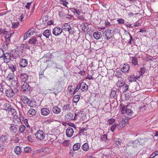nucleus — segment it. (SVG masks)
I'll list each match as a JSON object with an SVG mask.
<instances>
[{"label":"nucleus","mask_w":158,"mask_h":158,"mask_svg":"<svg viewBox=\"0 0 158 158\" xmlns=\"http://www.w3.org/2000/svg\"><path fill=\"white\" fill-rule=\"evenodd\" d=\"M88 24L87 23H83L81 25V26L82 27L83 29L85 30L87 29L88 27Z\"/></svg>","instance_id":"nucleus-46"},{"label":"nucleus","mask_w":158,"mask_h":158,"mask_svg":"<svg viewBox=\"0 0 158 158\" xmlns=\"http://www.w3.org/2000/svg\"><path fill=\"white\" fill-rule=\"evenodd\" d=\"M93 36L96 39L99 40L101 38L102 35L101 32L99 31H96L94 33Z\"/></svg>","instance_id":"nucleus-17"},{"label":"nucleus","mask_w":158,"mask_h":158,"mask_svg":"<svg viewBox=\"0 0 158 158\" xmlns=\"http://www.w3.org/2000/svg\"><path fill=\"white\" fill-rule=\"evenodd\" d=\"M131 62L132 64L135 66L138 65V59L135 57H132Z\"/></svg>","instance_id":"nucleus-34"},{"label":"nucleus","mask_w":158,"mask_h":158,"mask_svg":"<svg viewBox=\"0 0 158 158\" xmlns=\"http://www.w3.org/2000/svg\"><path fill=\"white\" fill-rule=\"evenodd\" d=\"M117 21L119 23L123 24L124 23V19H118L117 20Z\"/></svg>","instance_id":"nucleus-62"},{"label":"nucleus","mask_w":158,"mask_h":158,"mask_svg":"<svg viewBox=\"0 0 158 158\" xmlns=\"http://www.w3.org/2000/svg\"><path fill=\"white\" fill-rule=\"evenodd\" d=\"M13 123L10 127L11 128H17L18 127V125L19 124V120L18 119L12 118Z\"/></svg>","instance_id":"nucleus-9"},{"label":"nucleus","mask_w":158,"mask_h":158,"mask_svg":"<svg viewBox=\"0 0 158 158\" xmlns=\"http://www.w3.org/2000/svg\"><path fill=\"white\" fill-rule=\"evenodd\" d=\"M6 87V86L0 85V92L2 93L3 91L5 90Z\"/></svg>","instance_id":"nucleus-52"},{"label":"nucleus","mask_w":158,"mask_h":158,"mask_svg":"<svg viewBox=\"0 0 158 158\" xmlns=\"http://www.w3.org/2000/svg\"><path fill=\"white\" fill-rule=\"evenodd\" d=\"M74 117L75 114H73L71 113H68L65 115L64 118L65 120L69 121L71 120H75Z\"/></svg>","instance_id":"nucleus-6"},{"label":"nucleus","mask_w":158,"mask_h":158,"mask_svg":"<svg viewBox=\"0 0 158 158\" xmlns=\"http://www.w3.org/2000/svg\"><path fill=\"white\" fill-rule=\"evenodd\" d=\"M63 124L64 126H65V127L68 128H72L70 127H72L74 128H75L76 127L75 125L71 123H64Z\"/></svg>","instance_id":"nucleus-27"},{"label":"nucleus","mask_w":158,"mask_h":158,"mask_svg":"<svg viewBox=\"0 0 158 158\" xmlns=\"http://www.w3.org/2000/svg\"><path fill=\"white\" fill-rule=\"evenodd\" d=\"M115 121V118H110L107 121V122L108 124L110 125H111L113 124L114 123Z\"/></svg>","instance_id":"nucleus-41"},{"label":"nucleus","mask_w":158,"mask_h":158,"mask_svg":"<svg viewBox=\"0 0 158 158\" xmlns=\"http://www.w3.org/2000/svg\"><path fill=\"white\" fill-rule=\"evenodd\" d=\"M21 100L24 103L26 104H27L31 107V106L30 105V102H29V99L26 97H25L24 96H22L21 98Z\"/></svg>","instance_id":"nucleus-19"},{"label":"nucleus","mask_w":158,"mask_h":158,"mask_svg":"<svg viewBox=\"0 0 158 158\" xmlns=\"http://www.w3.org/2000/svg\"><path fill=\"white\" fill-rule=\"evenodd\" d=\"M114 76L117 77H121L122 75L121 72L120 71L116 70L114 72Z\"/></svg>","instance_id":"nucleus-39"},{"label":"nucleus","mask_w":158,"mask_h":158,"mask_svg":"<svg viewBox=\"0 0 158 158\" xmlns=\"http://www.w3.org/2000/svg\"><path fill=\"white\" fill-rule=\"evenodd\" d=\"M53 23V22L52 20L48 21L46 23H45L44 24H46L47 25H51Z\"/></svg>","instance_id":"nucleus-59"},{"label":"nucleus","mask_w":158,"mask_h":158,"mask_svg":"<svg viewBox=\"0 0 158 158\" xmlns=\"http://www.w3.org/2000/svg\"><path fill=\"white\" fill-rule=\"evenodd\" d=\"M74 133L73 129H66V135L68 137H71Z\"/></svg>","instance_id":"nucleus-21"},{"label":"nucleus","mask_w":158,"mask_h":158,"mask_svg":"<svg viewBox=\"0 0 158 158\" xmlns=\"http://www.w3.org/2000/svg\"><path fill=\"white\" fill-rule=\"evenodd\" d=\"M31 36L29 35L28 33L26 32L23 35V40H26L28 37H29Z\"/></svg>","instance_id":"nucleus-47"},{"label":"nucleus","mask_w":158,"mask_h":158,"mask_svg":"<svg viewBox=\"0 0 158 158\" xmlns=\"http://www.w3.org/2000/svg\"><path fill=\"white\" fill-rule=\"evenodd\" d=\"M73 10L76 13V14L78 15H80L81 13V12L80 11L77 10V9H74Z\"/></svg>","instance_id":"nucleus-64"},{"label":"nucleus","mask_w":158,"mask_h":158,"mask_svg":"<svg viewBox=\"0 0 158 158\" xmlns=\"http://www.w3.org/2000/svg\"><path fill=\"white\" fill-rule=\"evenodd\" d=\"M41 114L44 116H46L49 114L50 111L49 110L46 108H43L41 109Z\"/></svg>","instance_id":"nucleus-16"},{"label":"nucleus","mask_w":158,"mask_h":158,"mask_svg":"<svg viewBox=\"0 0 158 158\" xmlns=\"http://www.w3.org/2000/svg\"><path fill=\"white\" fill-rule=\"evenodd\" d=\"M51 34V32L49 30L47 29L45 30L43 33V35L47 38L49 37Z\"/></svg>","instance_id":"nucleus-24"},{"label":"nucleus","mask_w":158,"mask_h":158,"mask_svg":"<svg viewBox=\"0 0 158 158\" xmlns=\"http://www.w3.org/2000/svg\"><path fill=\"white\" fill-rule=\"evenodd\" d=\"M128 117L125 116H122V119L121 123H122V126L123 127H125V123L128 122Z\"/></svg>","instance_id":"nucleus-22"},{"label":"nucleus","mask_w":158,"mask_h":158,"mask_svg":"<svg viewBox=\"0 0 158 158\" xmlns=\"http://www.w3.org/2000/svg\"><path fill=\"white\" fill-rule=\"evenodd\" d=\"M89 146L87 143H85L81 146V148L84 151H87L89 149Z\"/></svg>","instance_id":"nucleus-30"},{"label":"nucleus","mask_w":158,"mask_h":158,"mask_svg":"<svg viewBox=\"0 0 158 158\" xmlns=\"http://www.w3.org/2000/svg\"><path fill=\"white\" fill-rule=\"evenodd\" d=\"M101 140L104 141H106L107 140V135L105 134L102 135L101 137Z\"/></svg>","instance_id":"nucleus-48"},{"label":"nucleus","mask_w":158,"mask_h":158,"mask_svg":"<svg viewBox=\"0 0 158 158\" xmlns=\"http://www.w3.org/2000/svg\"><path fill=\"white\" fill-rule=\"evenodd\" d=\"M80 98V96L79 95H75L73 98V101L74 103H77L79 101Z\"/></svg>","instance_id":"nucleus-38"},{"label":"nucleus","mask_w":158,"mask_h":158,"mask_svg":"<svg viewBox=\"0 0 158 158\" xmlns=\"http://www.w3.org/2000/svg\"><path fill=\"white\" fill-rule=\"evenodd\" d=\"M19 23L16 20H14V22L12 23V27L13 28H17L18 25Z\"/></svg>","instance_id":"nucleus-37"},{"label":"nucleus","mask_w":158,"mask_h":158,"mask_svg":"<svg viewBox=\"0 0 158 158\" xmlns=\"http://www.w3.org/2000/svg\"><path fill=\"white\" fill-rule=\"evenodd\" d=\"M36 138L40 140L43 139L45 137V134L41 130H39L35 134Z\"/></svg>","instance_id":"nucleus-3"},{"label":"nucleus","mask_w":158,"mask_h":158,"mask_svg":"<svg viewBox=\"0 0 158 158\" xmlns=\"http://www.w3.org/2000/svg\"><path fill=\"white\" fill-rule=\"evenodd\" d=\"M119 111L123 114H125V111L127 110V107H125V105L121 104H120L119 107Z\"/></svg>","instance_id":"nucleus-18"},{"label":"nucleus","mask_w":158,"mask_h":158,"mask_svg":"<svg viewBox=\"0 0 158 158\" xmlns=\"http://www.w3.org/2000/svg\"><path fill=\"white\" fill-rule=\"evenodd\" d=\"M86 129H80L79 131V133L81 135L84 134V131H86Z\"/></svg>","instance_id":"nucleus-60"},{"label":"nucleus","mask_w":158,"mask_h":158,"mask_svg":"<svg viewBox=\"0 0 158 158\" xmlns=\"http://www.w3.org/2000/svg\"><path fill=\"white\" fill-rule=\"evenodd\" d=\"M6 87L5 90L6 96L9 98L13 97L15 94L14 91L11 89L9 86L6 85Z\"/></svg>","instance_id":"nucleus-2"},{"label":"nucleus","mask_w":158,"mask_h":158,"mask_svg":"<svg viewBox=\"0 0 158 158\" xmlns=\"http://www.w3.org/2000/svg\"><path fill=\"white\" fill-rule=\"evenodd\" d=\"M129 80L130 81L132 82L135 81V78L134 76L132 75L130 77Z\"/></svg>","instance_id":"nucleus-58"},{"label":"nucleus","mask_w":158,"mask_h":158,"mask_svg":"<svg viewBox=\"0 0 158 158\" xmlns=\"http://www.w3.org/2000/svg\"><path fill=\"white\" fill-rule=\"evenodd\" d=\"M10 36L11 35H5V38L6 39V41L7 42V41L9 42L10 41Z\"/></svg>","instance_id":"nucleus-56"},{"label":"nucleus","mask_w":158,"mask_h":158,"mask_svg":"<svg viewBox=\"0 0 158 158\" xmlns=\"http://www.w3.org/2000/svg\"><path fill=\"white\" fill-rule=\"evenodd\" d=\"M145 69L143 68H141L139 71L140 75H142L145 72Z\"/></svg>","instance_id":"nucleus-51"},{"label":"nucleus","mask_w":158,"mask_h":158,"mask_svg":"<svg viewBox=\"0 0 158 158\" xmlns=\"http://www.w3.org/2000/svg\"><path fill=\"white\" fill-rule=\"evenodd\" d=\"M9 114H10V113L12 114V117L14 118V119H18V120H19V117L16 114V111H14L13 110V113H12V111H9Z\"/></svg>","instance_id":"nucleus-25"},{"label":"nucleus","mask_w":158,"mask_h":158,"mask_svg":"<svg viewBox=\"0 0 158 158\" xmlns=\"http://www.w3.org/2000/svg\"><path fill=\"white\" fill-rule=\"evenodd\" d=\"M21 88L22 90L25 93H29L30 90V87L28 83L27 82H24L22 85Z\"/></svg>","instance_id":"nucleus-4"},{"label":"nucleus","mask_w":158,"mask_h":158,"mask_svg":"<svg viewBox=\"0 0 158 158\" xmlns=\"http://www.w3.org/2000/svg\"><path fill=\"white\" fill-rule=\"evenodd\" d=\"M31 3V2H28L27 4L25 6V7L27 9H29Z\"/></svg>","instance_id":"nucleus-63"},{"label":"nucleus","mask_w":158,"mask_h":158,"mask_svg":"<svg viewBox=\"0 0 158 158\" xmlns=\"http://www.w3.org/2000/svg\"><path fill=\"white\" fill-rule=\"evenodd\" d=\"M75 87L73 85H71L69 86L68 88V90L69 91V92L71 94L72 93L73 94V92L74 89H75Z\"/></svg>","instance_id":"nucleus-43"},{"label":"nucleus","mask_w":158,"mask_h":158,"mask_svg":"<svg viewBox=\"0 0 158 158\" xmlns=\"http://www.w3.org/2000/svg\"><path fill=\"white\" fill-rule=\"evenodd\" d=\"M94 79V77H93L92 76L89 74H88L87 77L86 78V79H88L89 80H91Z\"/></svg>","instance_id":"nucleus-57"},{"label":"nucleus","mask_w":158,"mask_h":158,"mask_svg":"<svg viewBox=\"0 0 158 158\" xmlns=\"http://www.w3.org/2000/svg\"><path fill=\"white\" fill-rule=\"evenodd\" d=\"M36 29L34 27H32L27 32L28 33L29 35L31 36L33 35L35 32Z\"/></svg>","instance_id":"nucleus-31"},{"label":"nucleus","mask_w":158,"mask_h":158,"mask_svg":"<svg viewBox=\"0 0 158 158\" xmlns=\"http://www.w3.org/2000/svg\"><path fill=\"white\" fill-rule=\"evenodd\" d=\"M79 84L80 86V89L82 91H85L87 90L88 86L85 83L83 82H80Z\"/></svg>","instance_id":"nucleus-11"},{"label":"nucleus","mask_w":158,"mask_h":158,"mask_svg":"<svg viewBox=\"0 0 158 158\" xmlns=\"http://www.w3.org/2000/svg\"><path fill=\"white\" fill-rule=\"evenodd\" d=\"M75 120L78 122L84 121L86 119V117L85 114L82 111L77 112L75 114Z\"/></svg>","instance_id":"nucleus-1"},{"label":"nucleus","mask_w":158,"mask_h":158,"mask_svg":"<svg viewBox=\"0 0 158 158\" xmlns=\"http://www.w3.org/2000/svg\"><path fill=\"white\" fill-rule=\"evenodd\" d=\"M124 82L123 80L122 79H121L120 80H119L116 83V84L118 87H121L123 86L124 85Z\"/></svg>","instance_id":"nucleus-32"},{"label":"nucleus","mask_w":158,"mask_h":158,"mask_svg":"<svg viewBox=\"0 0 158 158\" xmlns=\"http://www.w3.org/2000/svg\"><path fill=\"white\" fill-rule=\"evenodd\" d=\"M118 123H114L111 126L110 128H116L117 127H118Z\"/></svg>","instance_id":"nucleus-55"},{"label":"nucleus","mask_w":158,"mask_h":158,"mask_svg":"<svg viewBox=\"0 0 158 158\" xmlns=\"http://www.w3.org/2000/svg\"><path fill=\"white\" fill-rule=\"evenodd\" d=\"M114 141L115 142V144L117 145H119L120 143V139H119L114 138Z\"/></svg>","instance_id":"nucleus-50"},{"label":"nucleus","mask_w":158,"mask_h":158,"mask_svg":"<svg viewBox=\"0 0 158 158\" xmlns=\"http://www.w3.org/2000/svg\"><path fill=\"white\" fill-rule=\"evenodd\" d=\"M62 30L65 31L69 32L71 30V27L70 25L68 23L64 24L62 26Z\"/></svg>","instance_id":"nucleus-13"},{"label":"nucleus","mask_w":158,"mask_h":158,"mask_svg":"<svg viewBox=\"0 0 158 158\" xmlns=\"http://www.w3.org/2000/svg\"><path fill=\"white\" fill-rule=\"evenodd\" d=\"M70 106L69 104L64 105L63 107V110L64 111L69 110H70Z\"/></svg>","instance_id":"nucleus-44"},{"label":"nucleus","mask_w":158,"mask_h":158,"mask_svg":"<svg viewBox=\"0 0 158 158\" xmlns=\"http://www.w3.org/2000/svg\"><path fill=\"white\" fill-rule=\"evenodd\" d=\"M28 43L31 45L34 46L38 44L37 38L34 36H32L28 40Z\"/></svg>","instance_id":"nucleus-8"},{"label":"nucleus","mask_w":158,"mask_h":158,"mask_svg":"<svg viewBox=\"0 0 158 158\" xmlns=\"http://www.w3.org/2000/svg\"><path fill=\"white\" fill-rule=\"evenodd\" d=\"M7 135L6 134H4L0 136V140L1 141L3 142H7Z\"/></svg>","instance_id":"nucleus-20"},{"label":"nucleus","mask_w":158,"mask_h":158,"mask_svg":"<svg viewBox=\"0 0 158 158\" xmlns=\"http://www.w3.org/2000/svg\"><path fill=\"white\" fill-rule=\"evenodd\" d=\"M81 147V144L79 143H77L74 145L73 147V150L74 151L77 150Z\"/></svg>","instance_id":"nucleus-35"},{"label":"nucleus","mask_w":158,"mask_h":158,"mask_svg":"<svg viewBox=\"0 0 158 158\" xmlns=\"http://www.w3.org/2000/svg\"><path fill=\"white\" fill-rule=\"evenodd\" d=\"M14 151L16 154L19 155L21 152V148L19 146H17L15 148Z\"/></svg>","instance_id":"nucleus-26"},{"label":"nucleus","mask_w":158,"mask_h":158,"mask_svg":"<svg viewBox=\"0 0 158 158\" xmlns=\"http://www.w3.org/2000/svg\"><path fill=\"white\" fill-rule=\"evenodd\" d=\"M112 31L110 29L106 30L105 31V39L107 40L111 39L113 35Z\"/></svg>","instance_id":"nucleus-5"},{"label":"nucleus","mask_w":158,"mask_h":158,"mask_svg":"<svg viewBox=\"0 0 158 158\" xmlns=\"http://www.w3.org/2000/svg\"><path fill=\"white\" fill-rule=\"evenodd\" d=\"M36 113V111L33 109H30L28 111L27 114L30 116L35 115Z\"/></svg>","instance_id":"nucleus-23"},{"label":"nucleus","mask_w":158,"mask_h":158,"mask_svg":"<svg viewBox=\"0 0 158 158\" xmlns=\"http://www.w3.org/2000/svg\"><path fill=\"white\" fill-rule=\"evenodd\" d=\"M126 113L128 115L131 116L132 114L133 111L131 109H127V110L125 111V114Z\"/></svg>","instance_id":"nucleus-45"},{"label":"nucleus","mask_w":158,"mask_h":158,"mask_svg":"<svg viewBox=\"0 0 158 158\" xmlns=\"http://www.w3.org/2000/svg\"><path fill=\"white\" fill-rule=\"evenodd\" d=\"M53 34L56 36H57L60 35L62 32V30L61 28L59 27H55L52 30Z\"/></svg>","instance_id":"nucleus-7"},{"label":"nucleus","mask_w":158,"mask_h":158,"mask_svg":"<svg viewBox=\"0 0 158 158\" xmlns=\"http://www.w3.org/2000/svg\"><path fill=\"white\" fill-rule=\"evenodd\" d=\"M128 85L127 84H124L123 85V90L124 92H126L128 90Z\"/></svg>","instance_id":"nucleus-49"},{"label":"nucleus","mask_w":158,"mask_h":158,"mask_svg":"<svg viewBox=\"0 0 158 158\" xmlns=\"http://www.w3.org/2000/svg\"><path fill=\"white\" fill-rule=\"evenodd\" d=\"M130 69V66L128 64H124L121 68V71L123 73H127Z\"/></svg>","instance_id":"nucleus-12"},{"label":"nucleus","mask_w":158,"mask_h":158,"mask_svg":"<svg viewBox=\"0 0 158 158\" xmlns=\"http://www.w3.org/2000/svg\"><path fill=\"white\" fill-rule=\"evenodd\" d=\"M9 68L13 73L17 69L15 65L10 64L9 65Z\"/></svg>","instance_id":"nucleus-36"},{"label":"nucleus","mask_w":158,"mask_h":158,"mask_svg":"<svg viewBox=\"0 0 158 158\" xmlns=\"http://www.w3.org/2000/svg\"><path fill=\"white\" fill-rule=\"evenodd\" d=\"M24 123L25 125V126L27 127H29V125H28V120L27 119H25L24 120Z\"/></svg>","instance_id":"nucleus-61"},{"label":"nucleus","mask_w":158,"mask_h":158,"mask_svg":"<svg viewBox=\"0 0 158 158\" xmlns=\"http://www.w3.org/2000/svg\"><path fill=\"white\" fill-rule=\"evenodd\" d=\"M31 151V149L29 147H26L24 148V151L25 153H28Z\"/></svg>","instance_id":"nucleus-40"},{"label":"nucleus","mask_w":158,"mask_h":158,"mask_svg":"<svg viewBox=\"0 0 158 158\" xmlns=\"http://www.w3.org/2000/svg\"><path fill=\"white\" fill-rule=\"evenodd\" d=\"M61 143L64 146L68 147L69 146L70 143L69 140H65Z\"/></svg>","instance_id":"nucleus-42"},{"label":"nucleus","mask_w":158,"mask_h":158,"mask_svg":"<svg viewBox=\"0 0 158 158\" xmlns=\"http://www.w3.org/2000/svg\"><path fill=\"white\" fill-rule=\"evenodd\" d=\"M52 110L54 113L58 114L60 112L61 110L58 106H55L53 108Z\"/></svg>","instance_id":"nucleus-29"},{"label":"nucleus","mask_w":158,"mask_h":158,"mask_svg":"<svg viewBox=\"0 0 158 158\" xmlns=\"http://www.w3.org/2000/svg\"><path fill=\"white\" fill-rule=\"evenodd\" d=\"M4 61L6 63H8L11 59L10 54L9 52L4 53L3 56Z\"/></svg>","instance_id":"nucleus-10"},{"label":"nucleus","mask_w":158,"mask_h":158,"mask_svg":"<svg viewBox=\"0 0 158 158\" xmlns=\"http://www.w3.org/2000/svg\"><path fill=\"white\" fill-rule=\"evenodd\" d=\"M14 77V75L13 73H9L6 77L7 80L11 81Z\"/></svg>","instance_id":"nucleus-33"},{"label":"nucleus","mask_w":158,"mask_h":158,"mask_svg":"<svg viewBox=\"0 0 158 158\" xmlns=\"http://www.w3.org/2000/svg\"><path fill=\"white\" fill-rule=\"evenodd\" d=\"M19 77L21 81L24 82H26L28 78V75L25 73L20 74Z\"/></svg>","instance_id":"nucleus-14"},{"label":"nucleus","mask_w":158,"mask_h":158,"mask_svg":"<svg viewBox=\"0 0 158 158\" xmlns=\"http://www.w3.org/2000/svg\"><path fill=\"white\" fill-rule=\"evenodd\" d=\"M4 54V52L3 49L0 48V58H2Z\"/></svg>","instance_id":"nucleus-54"},{"label":"nucleus","mask_w":158,"mask_h":158,"mask_svg":"<svg viewBox=\"0 0 158 158\" xmlns=\"http://www.w3.org/2000/svg\"><path fill=\"white\" fill-rule=\"evenodd\" d=\"M28 65V61L26 59H22L21 60L20 63V67H25Z\"/></svg>","instance_id":"nucleus-15"},{"label":"nucleus","mask_w":158,"mask_h":158,"mask_svg":"<svg viewBox=\"0 0 158 158\" xmlns=\"http://www.w3.org/2000/svg\"><path fill=\"white\" fill-rule=\"evenodd\" d=\"M80 88V86H79V84H78V85H77L76 89H75H75H74V90L73 93V94H75L79 90Z\"/></svg>","instance_id":"nucleus-53"},{"label":"nucleus","mask_w":158,"mask_h":158,"mask_svg":"<svg viewBox=\"0 0 158 158\" xmlns=\"http://www.w3.org/2000/svg\"><path fill=\"white\" fill-rule=\"evenodd\" d=\"M11 81V84L14 88H17L18 86V81L17 79H14Z\"/></svg>","instance_id":"nucleus-28"}]
</instances>
